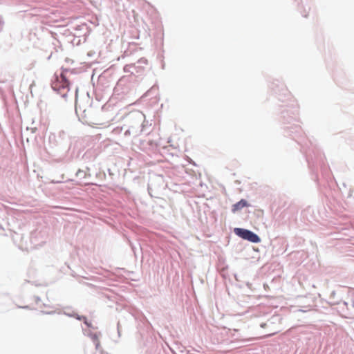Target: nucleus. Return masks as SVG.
Instances as JSON below:
<instances>
[{"label": "nucleus", "mask_w": 354, "mask_h": 354, "mask_svg": "<svg viewBox=\"0 0 354 354\" xmlns=\"http://www.w3.org/2000/svg\"><path fill=\"white\" fill-rule=\"evenodd\" d=\"M49 141L50 142H56V136L54 133H50L49 135Z\"/></svg>", "instance_id": "nucleus-5"}, {"label": "nucleus", "mask_w": 354, "mask_h": 354, "mask_svg": "<svg viewBox=\"0 0 354 354\" xmlns=\"http://www.w3.org/2000/svg\"><path fill=\"white\" fill-rule=\"evenodd\" d=\"M61 78H62V86H61L62 88V89H66L68 91V90L69 82H68L67 80H66L64 76L62 75Z\"/></svg>", "instance_id": "nucleus-4"}, {"label": "nucleus", "mask_w": 354, "mask_h": 354, "mask_svg": "<svg viewBox=\"0 0 354 354\" xmlns=\"http://www.w3.org/2000/svg\"><path fill=\"white\" fill-rule=\"evenodd\" d=\"M234 232L239 236L252 243H259L260 241V238L258 235L250 230L242 228H236Z\"/></svg>", "instance_id": "nucleus-1"}, {"label": "nucleus", "mask_w": 354, "mask_h": 354, "mask_svg": "<svg viewBox=\"0 0 354 354\" xmlns=\"http://www.w3.org/2000/svg\"><path fill=\"white\" fill-rule=\"evenodd\" d=\"M90 337H91V339H92L93 342L95 345L96 348L98 349L99 347H100V341H99V338H98L97 335H96V334H91L90 335Z\"/></svg>", "instance_id": "nucleus-3"}, {"label": "nucleus", "mask_w": 354, "mask_h": 354, "mask_svg": "<svg viewBox=\"0 0 354 354\" xmlns=\"http://www.w3.org/2000/svg\"><path fill=\"white\" fill-rule=\"evenodd\" d=\"M53 89L55 90H58L59 91L60 90V88L57 86V84L56 83H54L53 85Z\"/></svg>", "instance_id": "nucleus-6"}, {"label": "nucleus", "mask_w": 354, "mask_h": 354, "mask_svg": "<svg viewBox=\"0 0 354 354\" xmlns=\"http://www.w3.org/2000/svg\"><path fill=\"white\" fill-rule=\"evenodd\" d=\"M274 334H275V333H272V334H270V335H268V336H270V335H274Z\"/></svg>", "instance_id": "nucleus-7"}, {"label": "nucleus", "mask_w": 354, "mask_h": 354, "mask_svg": "<svg viewBox=\"0 0 354 354\" xmlns=\"http://www.w3.org/2000/svg\"><path fill=\"white\" fill-rule=\"evenodd\" d=\"M248 206H249V204L248 203V202L244 199H241L240 201H239L238 203H236L232 205V211L234 213L237 211L241 210L243 207H248Z\"/></svg>", "instance_id": "nucleus-2"}, {"label": "nucleus", "mask_w": 354, "mask_h": 354, "mask_svg": "<svg viewBox=\"0 0 354 354\" xmlns=\"http://www.w3.org/2000/svg\"><path fill=\"white\" fill-rule=\"evenodd\" d=\"M265 324H261V327H264L265 326Z\"/></svg>", "instance_id": "nucleus-8"}]
</instances>
